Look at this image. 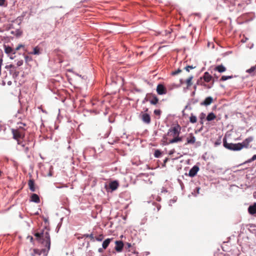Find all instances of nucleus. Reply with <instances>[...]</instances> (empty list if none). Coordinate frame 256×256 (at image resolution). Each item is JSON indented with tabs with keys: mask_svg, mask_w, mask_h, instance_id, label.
Segmentation results:
<instances>
[{
	"mask_svg": "<svg viewBox=\"0 0 256 256\" xmlns=\"http://www.w3.org/2000/svg\"><path fill=\"white\" fill-rule=\"evenodd\" d=\"M202 78L206 82H210L212 79V77L209 74L208 72H206L204 73Z\"/></svg>",
	"mask_w": 256,
	"mask_h": 256,
	"instance_id": "dca6fc26",
	"label": "nucleus"
},
{
	"mask_svg": "<svg viewBox=\"0 0 256 256\" xmlns=\"http://www.w3.org/2000/svg\"><path fill=\"white\" fill-rule=\"evenodd\" d=\"M11 33L12 34H14V32L13 31H12Z\"/></svg>",
	"mask_w": 256,
	"mask_h": 256,
	"instance_id": "5fc2aeb1",
	"label": "nucleus"
},
{
	"mask_svg": "<svg viewBox=\"0 0 256 256\" xmlns=\"http://www.w3.org/2000/svg\"><path fill=\"white\" fill-rule=\"evenodd\" d=\"M200 187H196L194 192H192V194L194 196H196V195L200 193Z\"/></svg>",
	"mask_w": 256,
	"mask_h": 256,
	"instance_id": "c756f323",
	"label": "nucleus"
},
{
	"mask_svg": "<svg viewBox=\"0 0 256 256\" xmlns=\"http://www.w3.org/2000/svg\"><path fill=\"white\" fill-rule=\"evenodd\" d=\"M140 118L142 122L145 124H149L150 123L151 118L149 114L142 112L140 114Z\"/></svg>",
	"mask_w": 256,
	"mask_h": 256,
	"instance_id": "423d86ee",
	"label": "nucleus"
},
{
	"mask_svg": "<svg viewBox=\"0 0 256 256\" xmlns=\"http://www.w3.org/2000/svg\"><path fill=\"white\" fill-rule=\"evenodd\" d=\"M112 238H107L105 240L102 244V248L104 249H106L110 243V242Z\"/></svg>",
	"mask_w": 256,
	"mask_h": 256,
	"instance_id": "5701e85b",
	"label": "nucleus"
},
{
	"mask_svg": "<svg viewBox=\"0 0 256 256\" xmlns=\"http://www.w3.org/2000/svg\"><path fill=\"white\" fill-rule=\"evenodd\" d=\"M186 140V144H194L196 142V138L192 134H190V136L187 138Z\"/></svg>",
	"mask_w": 256,
	"mask_h": 256,
	"instance_id": "a211bd4d",
	"label": "nucleus"
},
{
	"mask_svg": "<svg viewBox=\"0 0 256 256\" xmlns=\"http://www.w3.org/2000/svg\"><path fill=\"white\" fill-rule=\"evenodd\" d=\"M216 118V116L213 112H210L206 116V120L208 121H211L214 120Z\"/></svg>",
	"mask_w": 256,
	"mask_h": 256,
	"instance_id": "b1692460",
	"label": "nucleus"
},
{
	"mask_svg": "<svg viewBox=\"0 0 256 256\" xmlns=\"http://www.w3.org/2000/svg\"><path fill=\"white\" fill-rule=\"evenodd\" d=\"M194 68H195V66H186L184 68V69L186 70L188 72H189L190 70H192V69H194Z\"/></svg>",
	"mask_w": 256,
	"mask_h": 256,
	"instance_id": "f704fd0d",
	"label": "nucleus"
},
{
	"mask_svg": "<svg viewBox=\"0 0 256 256\" xmlns=\"http://www.w3.org/2000/svg\"><path fill=\"white\" fill-rule=\"evenodd\" d=\"M248 212L250 214L254 215L256 214V202L252 205L249 206L248 208Z\"/></svg>",
	"mask_w": 256,
	"mask_h": 256,
	"instance_id": "4468645a",
	"label": "nucleus"
},
{
	"mask_svg": "<svg viewBox=\"0 0 256 256\" xmlns=\"http://www.w3.org/2000/svg\"><path fill=\"white\" fill-rule=\"evenodd\" d=\"M181 72H182V70L178 68V70L172 72V74L173 76H174V75L178 74L179 73H180Z\"/></svg>",
	"mask_w": 256,
	"mask_h": 256,
	"instance_id": "c9c22d12",
	"label": "nucleus"
},
{
	"mask_svg": "<svg viewBox=\"0 0 256 256\" xmlns=\"http://www.w3.org/2000/svg\"><path fill=\"white\" fill-rule=\"evenodd\" d=\"M47 249H42L39 250L37 248H34L32 250V256H40L42 253L48 252Z\"/></svg>",
	"mask_w": 256,
	"mask_h": 256,
	"instance_id": "6e6552de",
	"label": "nucleus"
},
{
	"mask_svg": "<svg viewBox=\"0 0 256 256\" xmlns=\"http://www.w3.org/2000/svg\"><path fill=\"white\" fill-rule=\"evenodd\" d=\"M180 126L178 124H177L176 126H173L169 129L167 134H170L173 137L175 136H178L180 134Z\"/></svg>",
	"mask_w": 256,
	"mask_h": 256,
	"instance_id": "20e7f679",
	"label": "nucleus"
},
{
	"mask_svg": "<svg viewBox=\"0 0 256 256\" xmlns=\"http://www.w3.org/2000/svg\"><path fill=\"white\" fill-rule=\"evenodd\" d=\"M12 132L13 135V138L16 140L18 144H21L22 146L24 145L22 144L20 139H23L25 136V129L22 126H20L17 129H12Z\"/></svg>",
	"mask_w": 256,
	"mask_h": 256,
	"instance_id": "f03ea898",
	"label": "nucleus"
},
{
	"mask_svg": "<svg viewBox=\"0 0 256 256\" xmlns=\"http://www.w3.org/2000/svg\"><path fill=\"white\" fill-rule=\"evenodd\" d=\"M21 34H22V32H20V31H16V35L17 36H19L21 35Z\"/></svg>",
	"mask_w": 256,
	"mask_h": 256,
	"instance_id": "a18cd8bd",
	"label": "nucleus"
},
{
	"mask_svg": "<svg viewBox=\"0 0 256 256\" xmlns=\"http://www.w3.org/2000/svg\"><path fill=\"white\" fill-rule=\"evenodd\" d=\"M214 70L218 71L219 72H222L226 70V68L223 65L221 64L216 66Z\"/></svg>",
	"mask_w": 256,
	"mask_h": 256,
	"instance_id": "412c9836",
	"label": "nucleus"
},
{
	"mask_svg": "<svg viewBox=\"0 0 256 256\" xmlns=\"http://www.w3.org/2000/svg\"><path fill=\"white\" fill-rule=\"evenodd\" d=\"M233 78V76H222L221 78H220V80L222 81H225L227 80H228V79H230L232 78Z\"/></svg>",
	"mask_w": 256,
	"mask_h": 256,
	"instance_id": "c85d7f7f",
	"label": "nucleus"
},
{
	"mask_svg": "<svg viewBox=\"0 0 256 256\" xmlns=\"http://www.w3.org/2000/svg\"><path fill=\"white\" fill-rule=\"evenodd\" d=\"M28 187H29V188L30 190L34 192H35L36 190V188H35V186H34V180L33 179H30L28 180Z\"/></svg>",
	"mask_w": 256,
	"mask_h": 256,
	"instance_id": "2eb2a0df",
	"label": "nucleus"
},
{
	"mask_svg": "<svg viewBox=\"0 0 256 256\" xmlns=\"http://www.w3.org/2000/svg\"><path fill=\"white\" fill-rule=\"evenodd\" d=\"M154 114L156 116H160L161 111L160 110H154Z\"/></svg>",
	"mask_w": 256,
	"mask_h": 256,
	"instance_id": "4c0bfd02",
	"label": "nucleus"
},
{
	"mask_svg": "<svg viewBox=\"0 0 256 256\" xmlns=\"http://www.w3.org/2000/svg\"><path fill=\"white\" fill-rule=\"evenodd\" d=\"M24 47V46L22 44H19L16 48V50H14V51H16V50H19L21 48H22Z\"/></svg>",
	"mask_w": 256,
	"mask_h": 256,
	"instance_id": "a19ab883",
	"label": "nucleus"
},
{
	"mask_svg": "<svg viewBox=\"0 0 256 256\" xmlns=\"http://www.w3.org/2000/svg\"><path fill=\"white\" fill-rule=\"evenodd\" d=\"M199 82H200V80H198V82H197V84H199Z\"/></svg>",
	"mask_w": 256,
	"mask_h": 256,
	"instance_id": "864d4df0",
	"label": "nucleus"
},
{
	"mask_svg": "<svg viewBox=\"0 0 256 256\" xmlns=\"http://www.w3.org/2000/svg\"><path fill=\"white\" fill-rule=\"evenodd\" d=\"M115 250L118 252H122L124 246L123 242L120 240H116L115 242Z\"/></svg>",
	"mask_w": 256,
	"mask_h": 256,
	"instance_id": "1a4fd4ad",
	"label": "nucleus"
},
{
	"mask_svg": "<svg viewBox=\"0 0 256 256\" xmlns=\"http://www.w3.org/2000/svg\"><path fill=\"white\" fill-rule=\"evenodd\" d=\"M256 160V154H254V156H252V157L250 159L248 160L246 162H252V161H254V160Z\"/></svg>",
	"mask_w": 256,
	"mask_h": 256,
	"instance_id": "e433bc0d",
	"label": "nucleus"
},
{
	"mask_svg": "<svg viewBox=\"0 0 256 256\" xmlns=\"http://www.w3.org/2000/svg\"><path fill=\"white\" fill-rule=\"evenodd\" d=\"M190 122L192 124H194L197 122V118L196 116L192 114L190 117Z\"/></svg>",
	"mask_w": 256,
	"mask_h": 256,
	"instance_id": "a878e982",
	"label": "nucleus"
},
{
	"mask_svg": "<svg viewBox=\"0 0 256 256\" xmlns=\"http://www.w3.org/2000/svg\"><path fill=\"white\" fill-rule=\"evenodd\" d=\"M119 186V184L117 180H114L109 184V188L112 191L116 190Z\"/></svg>",
	"mask_w": 256,
	"mask_h": 256,
	"instance_id": "f8f14e48",
	"label": "nucleus"
},
{
	"mask_svg": "<svg viewBox=\"0 0 256 256\" xmlns=\"http://www.w3.org/2000/svg\"><path fill=\"white\" fill-rule=\"evenodd\" d=\"M205 116V114H204V113H202L201 114V117L200 118H202L203 117H204Z\"/></svg>",
	"mask_w": 256,
	"mask_h": 256,
	"instance_id": "8fccbe9b",
	"label": "nucleus"
},
{
	"mask_svg": "<svg viewBox=\"0 0 256 256\" xmlns=\"http://www.w3.org/2000/svg\"><path fill=\"white\" fill-rule=\"evenodd\" d=\"M5 68L6 69H8V68L14 69L16 68V67L12 64H10V65L6 66Z\"/></svg>",
	"mask_w": 256,
	"mask_h": 256,
	"instance_id": "58836bf2",
	"label": "nucleus"
},
{
	"mask_svg": "<svg viewBox=\"0 0 256 256\" xmlns=\"http://www.w3.org/2000/svg\"><path fill=\"white\" fill-rule=\"evenodd\" d=\"M23 64V60H19L17 62V66H21Z\"/></svg>",
	"mask_w": 256,
	"mask_h": 256,
	"instance_id": "ea45409f",
	"label": "nucleus"
},
{
	"mask_svg": "<svg viewBox=\"0 0 256 256\" xmlns=\"http://www.w3.org/2000/svg\"><path fill=\"white\" fill-rule=\"evenodd\" d=\"M103 249H104L103 248H99L98 249V252H103Z\"/></svg>",
	"mask_w": 256,
	"mask_h": 256,
	"instance_id": "49530a36",
	"label": "nucleus"
},
{
	"mask_svg": "<svg viewBox=\"0 0 256 256\" xmlns=\"http://www.w3.org/2000/svg\"><path fill=\"white\" fill-rule=\"evenodd\" d=\"M253 196L254 198H256V191L254 192Z\"/></svg>",
	"mask_w": 256,
	"mask_h": 256,
	"instance_id": "09e8293b",
	"label": "nucleus"
},
{
	"mask_svg": "<svg viewBox=\"0 0 256 256\" xmlns=\"http://www.w3.org/2000/svg\"><path fill=\"white\" fill-rule=\"evenodd\" d=\"M4 52L7 54H10V53L12 52L14 54H16V52L10 46H6V45L4 46Z\"/></svg>",
	"mask_w": 256,
	"mask_h": 256,
	"instance_id": "6ab92c4d",
	"label": "nucleus"
},
{
	"mask_svg": "<svg viewBox=\"0 0 256 256\" xmlns=\"http://www.w3.org/2000/svg\"><path fill=\"white\" fill-rule=\"evenodd\" d=\"M5 1H6L5 0H0V6H4Z\"/></svg>",
	"mask_w": 256,
	"mask_h": 256,
	"instance_id": "79ce46f5",
	"label": "nucleus"
},
{
	"mask_svg": "<svg viewBox=\"0 0 256 256\" xmlns=\"http://www.w3.org/2000/svg\"><path fill=\"white\" fill-rule=\"evenodd\" d=\"M31 54L39 55L41 54L40 48L36 46L34 48L33 52L30 53Z\"/></svg>",
	"mask_w": 256,
	"mask_h": 256,
	"instance_id": "aec40b11",
	"label": "nucleus"
},
{
	"mask_svg": "<svg viewBox=\"0 0 256 256\" xmlns=\"http://www.w3.org/2000/svg\"><path fill=\"white\" fill-rule=\"evenodd\" d=\"M157 93L160 95L165 94L167 92V90L164 86L162 84H159L156 87Z\"/></svg>",
	"mask_w": 256,
	"mask_h": 256,
	"instance_id": "0eeeda50",
	"label": "nucleus"
},
{
	"mask_svg": "<svg viewBox=\"0 0 256 256\" xmlns=\"http://www.w3.org/2000/svg\"><path fill=\"white\" fill-rule=\"evenodd\" d=\"M49 230L48 228L45 227L34 234L36 240L47 248V251L50 250V238Z\"/></svg>",
	"mask_w": 256,
	"mask_h": 256,
	"instance_id": "f257e3e1",
	"label": "nucleus"
},
{
	"mask_svg": "<svg viewBox=\"0 0 256 256\" xmlns=\"http://www.w3.org/2000/svg\"><path fill=\"white\" fill-rule=\"evenodd\" d=\"M162 142L164 145H168L170 144L169 142L168 141V138L166 135L163 136Z\"/></svg>",
	"mask_w": 256,
	"mask_h": 256,
	"instance_id": "cd10ccee",
	"label": "nucleus"
},
{
	"mask_svg": "<svg viewBox=\"0 0 256 256\" xmlns=\"http://www.w3.org/2000/svg\"><path fill=\"white\" fill-rule=\"evenodd\" d=\"M95 238L97 241L100 242L104 239V236L102 234H100L98 236L96 237Z\"/></svg>",
	"mask_w": 256,
	"mask_h": 256,
	"instance_id": "473e14b6",
	"label": "nucleus"
},
{
	"mask_svg": "<svg viewBox=\"0 0 256 256\" xmlns=\"http://www.w3.org/2000/svg\"><path fill=\"white\" fill-rule=\"evenodd\" d=\"M10 73H13V76H16L18 75L19 72H16V68L14 69H12L10 70Z\"/></svg>",
	"mask_w": 256,
	"mask_h": 256,
	"instance_id": "2f4dec72",
	"label": "nucleus"
},
{
	"mask_svg": "<svg viewBox=\"0 0 256 256\" xmlns=\"http://www.w3.org/2000/svg\"><path fill=\"white\" fill-rule=\"evenodd\" d=\"M149 101L150 104L155 105L158 102V98L154 94H152L149 97Z\"/></svg>",
	"mask_w": 256,
	"mask_h": 256,
	"instance_id": "ddd939ff",
	"label": "nucleus"
},
{
	"mask_svg": "<svg viewBox=\"0 0 256 256\" xmlns=\"http://www.w3.org/2000/svg\"><path fill=\"white\" fill-rule=\"evenodd\" d=\"M25 60L26 62H28V60H31L30 58H29L28 56H24Z\"/></svg>",
	"mask_w": 256,
	"mask_h": 256,
	"instance_id": "c03bdc74",
	"label": "nucleus"
},
{
	"mask_svg": "<svg viewBox=\"0 0 256 256\" xmlns=\"http://www.w3.org/2000/svg\"><path fill=\"white\" fill-rule=\"evenodd\" d=\"M182 140V138L180 137L179 136H175L174 137V138L169 140V143H176L178 142H181Z\"/></svg>",
	"mask_w": 256,
	"mask_h": 256,
	"instance_id": "4be33fe9",
	"label": "nucleus"
},
{
	"mask_svg": "<svg viewBox=\"0 0 256 256\" xmlns=\"http://www.w3.org/2000/svg\"><path fill=\"white\" fill-rule=\"evenodd\" d=\"M28 238H30V241L31 242H32V241H33V238H32V236H28Z\"/></svg>",
	"mask_w": 256,
	"mask_h": 256,
	"instance_id": "de8ad7c7",
	"label": "nucleus"
},
{
	"mask_svg": "<svg viewBox=\"0 0 256 256\" xmlns=\"http://www.w3.org/2000/svg\"><path fill=\"white\" fill-rule=\"evenodd\" d=\"M161 154H162V152L160 150H155L154 156L156 158H158L160 157Z\"/></svg>",
	"mask_w": 256,
	"mask_h": 256,
	"instance_id": "7c9ffc66",
	"label": "nucleus"
},
{
	"mask_svg": "<svg viewBox=\"0 0 256 256\" xmlns=\"http://www.w3.org/2000/svg\"><path fill=\"white\" fill-rule=\"evenodd\" d=\"M134 254H136V252H134ZM136 254H138V252H136Z\"/></svg>",
	"mask_w": 256,
	"mask_h": 256,
	"instance_id": "13d9d810",
	"label": "nucleus"
},
{
	"mask_svg": "<svg viewBox=\"0 0 256 256\" xmlns=\"http://www.w3.org/2000/svg\"><path fill=\"white\" fill-rule=\"evenodd\" d=\"M84 237L89 238L90 240L93 242L94 240V234L92 233L90 234H84Z\"/></svg>",
	"mask_w": 256,
	"mask_h": 256,
	"instance_id": "bb28decb",
	"label": "nucleus"
},
{
	"mask_svg": "<svg viewBox=\"0 0 256 256\" xmlns=\"http://www.w3.org/2000/svg\"><path fill=\"white\" fill-rule=\"evenodd\" d=\"M193 76H190L186 80V88H189V87H190L192 84V80L193 78Z\"/></svg>",
	"mask_w": 256,
	"mask_h": 256,
	"instance_id": "393cba45",
	"label": "nucleus"
},
{
	"mask_svg": "<svg viewBox=\"0 0 256 256\" xmlns=\"http://www.w3.org/2000/svg\"><path fill=\"white\" fill-rule=\"evenodd\" d=\"M214 102L213 98L211 96H208L200 103L201 106H208L210 105Z\"/></svg>",
	"mask_w": 256,
	"mask_h": 256,
	"instance_id": "9b49d317",
	"label": "nucleus"
},
{
	"mask_svg": "<svg viewBox=\"0 0 256 256\" xmlns=\"http://www.w3.org/2000/svg\"><path fill=\"white\" fill-rule=\"evenodd\" d=\"M31 201L36 202L39 203L40 202V199L38 194H32L30 196Z\"/></svg>",
	"mask_w": 256,
	"mask_h": 256,
	"instance_id": "f3484780",
	"label": "nucleus"
},
{
	"mask_svg": "<svg viewBox=\"0 0 256 256\" xmlns=\"http://www.w3.org/2000/svg\"><path fill=\"white\" fill-rule=\"evenodd\" d=\"M28 150H29V148H28V147H26V148H25V152H27L28 151Z\"/></svg>",
	"mask_w": 256,
	"mask_h": 256,
	"instance_id": "3c124183",
	"label": "nucleus"
},
{
	"mask_svg": "<svg viewBox=\"0 0 256 256\" xmlns=\"http://www.w3.org/2000/svg\"><path fill=\"white\" fill-rule=\"evenodd\" d=\"M254 140L252 136H250L246 138L242 142L239 143L241 145L242 150L243 148H248L249 147L250 144Z\"/></svg>",
	"mask_w": 256,
	"mask_h": 256,
	"instance_id": "39448f33",
	"label": "nucleus"
},
{
	"mask_svg": "<svg viewBox=\"0 0 256 256\" xmlns=\"http://www.w3.org/2000/svg\"><path fill=\"white\" fill-rule=\"evenodd\" d=\"M131 246H132V244H131L128 243V242H127V243L126 244V248H130Z\"/></svg>",
	"mask_w": 256,
	"mask_h": 256,
	"instance_id": "37998d69",
	"label": "nucleus"
},
{
	"mask_svg": "<svg viewBox=\"0 0 256 256\" xmlns=\"http://www.w3.org/2000/svg\"><path fill=\"white\" fill-rule=\"evenodd\" d=\"M246 40H247V38H246V40H243V39H242V40H241V41H242V42H246Z\"/></svg>",
	"mask_w": 256,
	"mask_h": 256,
	"instance_id": "603ef678",
	"label": "nucleus"
},
{
	"mask_svg": "<svg viewBox=\"0 0 256 256\" xmlns=\"http://www.w3.org/2000/svg\"><path fill=\"white\" fill-rule=\"evenodd\" d=\"M223 144L224 148L230 150L238 151L242 150L241 145L239 143H228L226 138L223 139Z\"/></svg>",
	"mask_w": 256,
	"mask_h": 256,
	"instance_id": "7ed1b4c3",
	"label": "nucleus"
},
{
	"mask_svg": "<svg viewBox=\"0 0 256 256\" xmlns=\"http://www.w3.org/2000/svg\"><path fill=\"white\" fill-rule=\"evenodd\" d=\"M148 110V108H146V112H147Z\"/></svg>",
	"mask_w": 256,
	"mask_h": 256,
	"instance_id": "6e6d98bb",
	"label": "nucleus"
},
{
	"mask_svg": "<svg viewBox=\"0 0 256 256\" xmlns=\"http://www.w3.org/2000/svg\"><path fill=\"white\" fill-rule=\"evenodd\" d=\"M199 170V167L197 166H194L189 171L188 175L190 177L194 176L198 171Z\"/></svg>",
	"mask_w": 256,
	"mask_h": 256,
	"instance_id": "9d476101",
	"label": "nucleus"
},
{
	"mask_svg": "<svg viewBox=\"0 0 256 256\" xmlns=\"http://www.w3.org/2000/svg\"><path fill=\"white\" fill-rule=\"evenodd\" d=\"M256 69V65L255 66H252L250 69L246 70V72L248 73H251L252 72H254Z\"/></svg>",
	"mask_w": 256,
	"mask_h": 256,
	"instance_id": "72a5a7b5",
	"label": "nucleus"
},
{
	"mask_svg": "<svg viewBox=\"0 0 256 256\" xmlns=\"http://www.w3.org/2000/svg\"><path fill=\"white\" fill-rule=\"evenodd\" d=\"M194 88L196 89V86H194Z\"/></svg>",
	"mask_w": 256,
	"mask_h": 256,
	"instance_id": "4d7b16f0",
	"label": "nucleus"
}]
</instances>
